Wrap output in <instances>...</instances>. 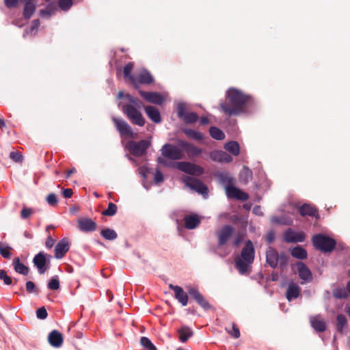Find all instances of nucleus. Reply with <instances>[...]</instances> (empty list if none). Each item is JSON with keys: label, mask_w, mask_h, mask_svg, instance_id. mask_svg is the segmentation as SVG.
Masks as SVG:
<instances>
[{"label": "nucleus", "mask_w": 350, "mask_h": 350, "mask_svg": "<svg viewBox=\"0 0 350 350\" xmlns=\"http://www.w3.org/2000/svg\"><path fill=\"white\" fill-rule=\"evenodd\" d=\"M12 248L10 246L5 245L3 243H0V254L5 259H10L12 257L11 250Z\"/></svg>", "instance_id": "obj_41"}, {"label": "nucleus", "mask_w": 350, "mask_h": 350, "mask_svg": "<svg viewBox=\"0 0 350 350\" xmlns=\"http://www.w3.org/2000/svg\"><path fill=\"white\" fill-rule=\"evenodd\" d=\"M183 120L186 124H192L198 120V116L194 112L187 113Z\"/></svg>", "instance_id": "obj_45"}, {"label": "nucleus", "mask_w": 350, "mask_h": 350, "mask_svg": "<svg viewBox=\"0 0 350 350\" xmlns=\"http://www.w3.org/2000/svg\"><path fill=\"white\" fill-rule=\"evenodd\" d=\"M252 178V172L247 167L244 166L239 174V180L243 184H247Z\"/></svg>", "instance_id": "obj_34"}, {"label": "nucleus", "mask_w": 350, "mask_h": 350, "mask_svg": "<svg viewBox=\"0 0 350 350\" xmlns=\"http://www.w3.org/2000/svg\"><path fill=\"white\" fill-rule=\"evenodd\" d=\"M169 288L174 292V297L182 304L183 306H186L188 303V295L184 291L182 287L176 286L172 284H169Z\"/></svg>", "instance_id": "obj_16"}, {"label": "nucleus", "mask_w": 350, "mask_h": 350, "mask_svg": "<svg viewBox=\"0 0 350 350\" xmlns=\"http://www.w3.org/2000/svg\"><path fill=\"white\" fill-rule=\"evenodd\" d=\"M10 158L17 163L23 161V155L19 152H11L10 154Z\"/></svg>", "instance_id": "obj_55"}, {"label": "nucleus", "mask_w": 350, "mask_h": 350, "mask_svg": "<svg viewBox=\"0 0 350 350\" xmlns=\"http://www.w3.org/2000/svg\"><path fill=\"white\" fill-rule=\"evenodd\" d=\"M33 211L31 208H23L21 212V217L22 219L28 218L31 214Z\"/></svg>", "instance_id": "obj_56"}, {"label": "nucleus", "mask_w": 350, "mask_h": 350, "mask_svg": "<svg viewBox=\"0 0 350 350\" xmlns=\"http://www.w3.org/2000/svg\"><path fill=\"white\" fill-rule=\"evenodd\" d=\"M55 241L51 235L48 236L45 243V245L47 248H51L54 245Z\"/></svg>", "instance_id": "obj_64"}, {"label": "nucleus", "mask_w": 350, "mask_h": 350, "mask_svg": "<svg viewBox=\"0 0 350 350\" xmlns=\"http://www.w3.org/2000/svg\"><path fill=\"white\" fill-rule=\"evenodd\" d=\"M299 213L301 216L318 217V210L314 206L307 204L299 207Z\"/></svg>", "instance_id": "obj_30"}, {"label": "nucleus", "mask_w": 350, "mask_h": 350, "mask_svg": "<svg viewBox=\"0 0 350 350\" xmlns=\"http://www.w3.org/2000/svg\"><path fill=\"white\" fill-rule=\"evenodd\" d=\"M266 241L269 243H271V242H273L275 239V233L273 231H270L267 234H266Z\"/></svg>", "instance_id": "obj_63"}, {"label": "nucleus", "mask_w": 350, "mask_h": 350, "mask_svg": "<svg viewBox=\"0 0 350 350\" xmlns=\"http://www.w3.org/2000/svg\"><path fill=\"white\" fill-rule=\"evenodd\" d=\"M184 133L189 137L200 141L204 139V136L202 133L199 131L191 129H185L183 130Z\"/></svg>", "instance_id": "obj_39"}, {"label": "nucleus", "mask_w": 350, "mask_h": 350, "mask_svg": "<svg viewBox=\"0 0 350 350\" xmlns=\"http://www.w3.org/2000/svg\"><path fill=\"white\" fill-rule=\"evenodd\" d=\"M111 120L121 136L134 137L132 128L125 120L116 117H113Z\"/></svg>", "instance_id": "obj_9"}, {"label": "nucleus", "mask_w": 350, "mask_h": 350, "mask_svg": "<svg viewBox=\"0 0 350 350\" xmlns=\"http://www.w3.org/2000/svg\"><path fill=\"white\" fill-rule=\"evenodd\" d=\"M70 242L68 239L64 238L60 240L55 247V257L57 259L62 258L69 250Z\"/></svg>", "instance_id": "obj_18"}, {"label": "nucleus", "mask_w": 350, "mask_h": 350, "mask_svg": "<svg viewBox=\"0 0 350 350\" xmlns=\"http://www.w3.org/2000/svg\"><path fill=\"white\" fill-rule=\"evenodd\" d=\"M183 182L191 189L196 191L204 198L208 196V187L202 180L193 177L185 176L182 178Z\"/></svg>", "instance_id": "obj_6"}, {"label": "nucleus", "mask_w": 350, "mask_h": 350, "mask_svg": "<svg viewBox=\"0 0 350 350\" xmlns=\"http://www.w3.org/2000/svg\"><path fill=\"white\" fill-rule=\"evenodd\" d=\"M310 323L311 326L318 332H323L327 328L325 321L319 316L310 317Z\"/></svg>", "instance_id": "obj_28"}, {"label": "nucleus", "mask_w": 350, "mask_h": 350, "mask_svg": "<svg viewBox=\"0 0 350 350\" xmlns=\"http://www.w3.org/2000/svg\"><path fill=\"white\" fill-rule=\"evenodd\" d=\"M73 191L72 189H64L62 191V195L65 198H70L72 197Z\"/></svg>", "instance_id": "obj_62"}, {"label": "nucleus", "mask_w": 350, "mask_h": 350, "mask_svg": "<svg viewBox=\"0 0 350 350\" xmlns=\"http://www.w3.org/2000/svg\"><path fill=\"white\" fill-rule=\"evenodd\" d=\"M47 287L50 290H57L59 288V282L57 278H52L47 284Z\"/></svg>", "instance_id": "obj_50"}, {"label": "nucleus", "mask_w": 350, "mask_h": 350, "mask_svg": "<svg viewBox=\"0 0 350 350\" xmlns=\"http://www.w3.org/2000/svg\"><path fill=\"white\" fill-rule=\"evenodd\" d=\"M150 143L145 139L139 142L130 141L127 143L126 148L130 153L135 157H141L146 153Z\"/></svg>", "instance_id": "obj_7"}, {"label": "nucleus", "mask_w": 350, "mask_h": 350, "mask_svg": "<svg viewBox=\"0 0 350 350\" xmlns=\"http://www.w3.org/2000/svg\"><path fill=\"white\" fill-rule=\"evenodd\" d=\"M49 343L53 347H60L64 342L63 335L57 330L51 331L48 335Z\"/></svg>", "instance_id": "obj_20"}, {"label": "nucleus", "mask_w": 350, "mask_h": 350, "mask_svg": "<svg viewBox=\"0 0 350 350\" xmlns=\"http://www.w3.org/2000/svg\"><path fill=\"white\" fill-rule=\"evenodd\" d=\"M53 13H54V10L49 7H47L46 9L41 10L40 11V14L42 16H51Z\"/></svg>", "instance_id": "obj_59"}, {"label": "nucleus", "mask_w": 350, "mask_h": 350, "mask_svg": "<svg viewBox=\"0 0 350 350\" xmlns=\"http://www.w3.org/2000/svg\"><path fill=\"white\" fill-rule=\"evenodd\" d=\"M227 332L233 338H238L240 337V332L238 326L235 324H232V329L229 330L228 329H226Z\"/></svg>", "instance_id": "obj_52"}, {"label": "nucleus", "mask_w": 350, "mask_h": 350, "mask_svg": "<svg viewBox=\"0 0 350 350\" xmlns=\"http://www.w3.org/2000/svg\"><path fill=\"white\" fill-rule=\"evenodd\" d=\"M210 157L213 161L219 163H230L232 161V156L223 150L212 151Z\"/></svg>", "instance_id": "obj_21"}, {"label": "nucleus", "mask_w": 350, "mask_h": 350, "mask_svg": "<svg viewBox=\"0 0 350 350\" xmlns=\"http://www.w3.org/2000/svg\"><path fill=\"white\" fill-rule=\"evenodd\" d=\"M0 279L2 280L6 285H10L12 284V279L8 275L6 271L4 269L0 270Z\"/></svg>", "instance_id": "obj_51"}, {"label": "nucleus", "mask_w": 350, "mask_h": 350, "mask_svg": "<svg viewBox=\"0 0 350 350\" xmlns=\"http://www.w3.org/2000/svg\"><path fill=\"white\" fill-rule=\"evenodd\" d=\"M217 177L219 183L224 185L225 190L228 186H232L234 184V178L228 172H218Z\"/></svg>", "instance_id": "obj_29"}, {"label": "nucleus", "mask_w": 350, "mask_h": 350, "mask_svg": "<svg viewBox=\"0 0 350 350\" xmlns=\"http://www.w3.org/2000/svg\"><path fill=\"white\" fill-rule=\"evenodd\" d=\"M117 211V206L113 202H109L107 208L102 212V215L109 217L113 216L114 215L116 214Z\"/></svg>", "instance_id": "obj_43"}, {"label": "nucleus", "mask_w": 350, "mask_h": 350, "mask_svg": "<svg viewBox=\"0 0 350 350\" xmlns=\"http://www.w3.org/2000/svg\"><path fill=\"white\" fill-rule=\"evenodd\" d=\"M24 3L23 16L25 18L29 19L34 13L36 6L32 1H24Z\"/></svg>", "instance_id": "obj_36"}, {"label": "nucleus", "mask_w": 350, "mask_h": 350, "mask_svg": "<svg viewBox=\"0 0 350 350\" xmlns=\"http://www.w3.org/2000/svg\"><path fill=\"white\" fill-rule=\"evenodd\" d=\"M225 149L234 156L239 155L240 152L239 145L237 142L231 141L225 144Z\"/></svg>", "instance_id": "obj_35"}, {"label": "nucleus", "mask_w": 350, "mask_h": 350, "mask_svg": "<svg viewBox=\"0 0 350 350\" xmlns=\"http://www.w3.org/2000/svg\"><path fill=\"white\" fill-rule=\"evenodd\" d=\"M51 258L52 256L51 255L46 254L44 252H40L35 255L33 258V263L38 269L40 274H44L48 269Z\"/></svg>", "instance_id": "obj_8"}, {"label": "nucleus", "mask_w": 350, "mask_h": 350, "mask_svg": "<svg viewBox=\"0 0 350 350\" xmlns=\"http://www.w3.org/2000/svg\"><path fill=\"white\" fill-rule=\"evenodd\" d=\"M186 113L185 106L183 104H179L178 105V116L183 119Z\"/></svg>", "instance_id": "obj_61"}, {"label": "nucleus", "mask_w": 350, "mask_h": 350, "mask_svg": "<svg viewBox=\"0 0 350 350\" xmlns=\"http://www.w3.org/2000/svg\"><path fill=\"white\" fill-rule=\"evenodd\" d=\"M125 98H126L130 103H132L131 105H135V106H139L140 101L138 99L134 98L131 94H126Z\"/></svg>", "instance_id": "obj_58"}, {"label": "nucleus", "mask_w": 350, "mask_h": 350, "mask_svg": "<svg viewBox=\"0 0 350 350\" xmlns=\"http://www.w3.org/2000/svg\"><path fill=\"white\" fill-rule=\"evenodd\" d=\"M278 265L280 268H284L287 266L288 262V256L285 252L278 253Z\"/></svg>", "instance_id": "obj_46"}, {"label": "nucleus", "mask_w": 350, "mask_h": 350, "mask_svg": "<svg viewBox=\"0 0 350 350\" xmlns=\"http://www.w3.org/2000/svg\"><path fill=\"white\" fill-rule=\"evenodd\" d=\"M133 67L134 64L133 62H129L124 66L123 68L124 77L128 79L131 83L134 82L135 76L132 75V70L133 69Z\"/></svg>", "instance_id": "obj_37"}, {"label": "nucleus", "mask_w": 350, "mask_h": 350, "mask_svg": "<svg viewBox=\"0 0 350 350\" xmlns=\"http://www.w3.org/2000/svg\"><path fill=\"white\" fill-rule=\"evenodd\" d=\"M161 151L163 157L171 160H180L185 157L182 148L178 144L175 146L165 144L162 146Z\"/></svg>", "instance_id": "obj_5"}, {"label": "nucleus", "mask_w": 350, "mask_h": 350, "mask_svg": "<svg viewBox=\"0 0 350 350\" xmlns=\"http://www.w3.org/2000/svg\"><path fill=\"white\" fill-rule=\"evenodd\" d=\"M278 252L271 247H269L266 252V261L271 268H276L278 265Z\"/></svg>", "instance_id": "obj_25"}, {"label": "nucleus", "mask_w": 350, "mask_h": 350, "mask_svg": "<svg viewBox=\"0 0 350 350\" xmlns=\"http://www.w3.org/2000/svg\"><path fill=\"white\" fill-rule=\"evenodd\" d=\"M305 234L303 232H296L291 228L284 234V239L287 243L303 242L305 240Z\"/></svg>", "instance_id": "obj_19"}, {"label": "nucleus", "mask_w": 350, "mask_h": 350, "mask_svg": "<svg viewBox=\"0 0 350 350\" xmlns=\"http://www.w3.org/2000/svg\"><path fill=\"white\" fill-rule=\"evenodd\" d=\"M177 332L178 334V338L182 342H187L193 334V332L188 326L181 327L178 329Z\"/></svg>", "instance_id": "obj_32"}, {"label": "nucleus", "mask_w": 350, "mask_h": 350, "mask_svg": "<svg viewBox=\"0 0 350 350\" xmlns=\"http://www.w3.org/2000/svg\"><path fill=\"white\" fill-rule=\"evenodd\" d=\"M145 112L153 122L158 124L161 122L160 112L155 107L151 105L146 106L145 107Z\"/></svg>", "instance_id": "obj_27"}, {"label": "nucleus", "mask_w": 350, "mask_h": 350, "mask_svg": "<svg viewBox=\"0 0 350 350\" xmlns=\"http://www.w3.org/2000/svg\"><path fill=\"white\" fill-rule=\"evenodd\" d=\"M122 110L132 124L139 126H144L146 120L134 105L125 104L122 106Z\"/></svg>", "instance_id": "obj_4"}, {"label": "nucleus", "mask_w": 350, "mask_h": 350, "mask_svg": "<svg viewBox=\"0 0 350 350\" xmlns=\"http://www.w3.org/2000/svg\"><path fill=\"white\" fill-rule=\"evenodd\" d=\"M226 101L220 104V110L228 116L245 113L254 104V98L240 90L229 88L226 92Z\"/></svg>", "instance_id": "obj_1"}, {"label": "nucleus", "mask_w": 350, "mask_h": 350, "mask_svg": "<svg viewBox=\"0 0 350 350\" xmlns=\"http://www.w3.org/2000/svg\"><path fill=\"white\" fill-rule=\"evenodd\" d=\"M154 81V78L150 72L147 70H143L134 77V82H131V83L135 90H140L139 84L150 85Z\"/></svg>", "instance_id": "obj_10"}, {"label": "nucleus", "mask_w": 350, "mask_h": 350, "mask_svg": "<svg viewBox=\"0 0 350 350\" xmlns=\"http://www.w3.org/2000/svg\"><path fill=\"white\" fill-rule=\"evenodd\" d=\"M255 258V250L251 240L245 241L240 254L234 257V266L241 275H249Z\"/></svg>", "instance_id": "obj_2"}, {"label": "nucleus", "mask_w": 350, "mask_h": 350, "mask_svg": "<svg viewBox=\"0 0 350 350\" xmlns=\"http://www.w3.org/2000/svg\"><path fill=\"white\" fill-rule=\"evenodd\" d=\"M185 227L187 229H194L200 224V219L196 214L187 215L184 217Z\"/></svg>", "instance_id": "obj_26"}, {"label": "nucleus", "mask_w": 350, "mask_h": 350, "mask_svg": "<svg viewBox=\"0 0 350 350\" xmlns=\"http://www.w3.org/2000/svg\"><path fill=\"white\" fill-rule=\"evenodd\" d=\"M226 194L229 199H236L241 201H246L249 199V195L234 186H228L226 190Z\"/></svg>", "instance_id": "obj_14"}, {"label": "nucleus", "mask_w": 350, "mask_h": 350, "mask_svg": "<svg viewBox=\"0 0 350 350\" xmlns=\"http://www.w3.org/2000/svg\"><path fill=\"white\" fill-rule=\"evenodd\" d=\"M299 278L305 282H310L312 280V274L308 267L302 262L297 263Z\"/></svg>", "instance_id": "obj_22"}, {"label": "nucleus", "mask_w": 350, "mask_h": 350, "mask_svg": "<svg viewBox=\"0 0 350 350\" xmlns=\"http://www.w3.org/2000/svg\"><path fill=\"white\" fill-rule=\"evenodd\" d=\"M5 5L8 8H16L18 5V0H4Z\"/></svg>", "instance_id": "obj_60"}, {"label": "nucleus", "mask_w": 350, "mask_h": 350, "mask_svg": "<svg viewBox=\"0 0 350 350\" xmlns=\"http://www.w3.org/2000/svg\"><path fill=\"white\" fill-rule=\"evenodd\" d=\"M141 345L148 350H157L156 347L152 343L150 339L143 336L140 339Z\"/></svg>", "instance_id": "obj_47"}, {"label": "nucleus", "mask_w": 350, "mask_h": 350, "mask_svg": "<svg viewBox=\"0 0 350 350\" xmlns=\"http://www.w3.org/2000/svg\"><path fill=\"white\" fill-rule=\"evenodd\" d=\"M336 321L337 330L339 332H342L343 328L347 324V319L345 316L342 314H338L336 317Z\"/></svg>", "instance_id": "obj_42"}, {"label": "nucleus", "mask_w": 350, "mask_h": 350, "mask_svg": "<svg viewBox=\"0 0 350 350\" xmlns=\"http://www.w3.org/2000/svg\"><path fill=\"white\" fill-rule=\"evenodd\" d=\"M177 168L188 174L199 176L203 174L202 167L187 161L177 163Z\"/></svg>", "instance_id": "obj_11"}, {"label": "nucleus", "mask_w": 350, "mask_h": 350, "mask_svg": "<svg viewBox=\"0 0 350 350\" xmlns=\"http://www.w3.org/2000/svg\"><path fill=\"white\" fill-rule=\"evenodd\" d=\"M178 144L182 148L183 152L186 153L189 157H197L202 152L201 148L183 140H178Z\"/></svg>", "instance_id": "obj_15"}, {"label": "nucleus", "mask_w": 350, "mask_h": 350, "mask_svg": "<svg viewBox=\"0 0 350 350\" xmlns=\"http://www.w3.org/2000/svg\"><path fill=\"white\" fill-rule=\"evenodd\" d=\"M58 4H59V8L62 10L67 11L72 7V0H59Z\"/></svg>", "instance_id": "obj_49"}, {"label": "nucleus", "mask_w": 350, "mask_h": 350, "mask_svg": "<svg viewBox=\"0 0 350 350\" xmlns=\"http://www.w3.org/2000/svg\"><path fill=\"white\" fill-rule=\"evenodd\" d=\"M189 295L205 310L212 308V306L200 291L193 287L187 289Z\"/></svg>", "instance_id": "obj_12"}, {"label": "nucleus", "mask_w": 350, "mask_h": 350, "mask_svg": "<svg viewBox=\"0 0 350 350\" xmlns=\"http://www.w3.org/2000/svg\"><path fill=\"white\" fill-rule=\"evenodd\" d=\"M12 266L14 270L18 273L23 275H27L29 274V267L21 262L19 258L17 257L13 259Z\"/></svg>", "instance_id": "obj_31"}, {"label": "nucleus", "mask_w": 350, "mask_h": 350, "mask_svg": "<svg viewBox=\"0 0 350 350\" xmlns=\"http://www.w3.org/2000/svg\"><path fill=\"white\" fill-rule=\"evenodd\" d=\"M209 134L215 139L222 140L225 138L224 133L217 127L211 126L209 129Z\"/></svg>", "instance_id": "obj_38"}, {"label": "nucleus", "mask_w": 350, "mask_h": 350, "mask_svg": "<svg viewBox=\"0 0 350 350\" xmlns=\"http://www.w3.org/2000/svg\"><path fill=\"white\" fill-rule=\"evenodd\" d=\"M25 286H26V290L28 293L38 294L40 292L39 288L38 287H36V284L31 281L27 282Z\"/></svg>", "instance_id": "obj_48"}, {"label": "nucleus", "mask_w": 350, "mask_h": 350, "mask_svg": "<svg viewBox=\"0 0 350 350\" xmlns=\"http://www.w3.org/2000/svg\"><path fill=\"white\" fill-rule=\"evenodd\" d=\"M36 316H37V318H38L40 319L43 320V319H46L47 316H48V313H47L46 308L43 306V307H41L39 309H38L36 311Z\"/></svg>", "instance_id": "obj_54"}, {"label": "nucleus", "mask_w": 350, "mask_h": 350, "mask_svg": "<svg viewBox=\"0 0 350 350\" xmlns=\"http://www.w3.org/2000/svg\"><path fill=\"white\" fill-rule=\"evenodd\" d=\"M79 228L83 232H93L96 230L97 224L92 219L84 217L79 219Z\"/></svg>", "instance_id": "obj_23"}, {"label": "nucleus", "mask_w": 350, "mask_h": 350, "mask_svg": "<svg viewBox=\"0 0 350 350\" xmlns=\"http://www.w3.org/2000/svg\"><path fill=\"white\" fill-rule=\"evenodd\" d=\"M234 232V228L230 225L224 226L221 229L216 232L218 238V245L221 247L226 245Z\"/></svg>", "instance_id": "obj_13"}, {"label": "nucleus", "mask_w": 350, "mask_h": 350, "mask_svg": "<svg viewBox=\"0 0 350 350\" xmlns=\"http://www.w3.org/2000/svg\"><path fill=\"white\" fill-rule=\"evenodd\" d=\"M291 254L297 259L304 260L307 258V251L301 246H296L291 250Z\"/></svg>", "instance_id": "obj_33"}, {"label": "nucleus", "mask_w": 350, "mask_h": 350, "mask_svg": "<svg viewBox=\"0 0 350 350\" xmlns=\"http://www.w3.org/2000/svg\"><path fill=\"white\" fill-rule=\"evenodd\" d=\"M100 235L106 240H114L118 237L116 231L109 228L103 229L100 231Z\"/></svg>", "instance_id": "obj_40"}, {"label": "nucleus", "mask_w": 350, "mask_h": 350, "mask_svg": "<svg viewBox=\"0 0 350 350\" xmlns=\"http://www.w3.org/2000/svg\"><path fill=\"white\" fill-rule=\"evenodd\" d=\"M312 241L316 249L325 253L332 252L336 245V242L334 239L322 234L314 235Z\"/></svg>", "instance_id": "obj_3"}, {"label": "nucleus", "mask_w": 350, "mask_h": 350, "mask_svg": "<svg viewBox=\"0 0 350 350\" xmlns=\"http://www.w3.org/2000/svg\"><path fill=\"white\" fill-rule=\"evenodd\" d=\"M47 203L52 206H55L57 204L58 200L56 195L55 193H50L46 197Z\"/></svg>", "instance_id": "obj_53"}, {"label": "nucleus", "mask_w": 350, "mask_h": 350, "mask_svg": "<svg viewBox=\"0 0 350 350\" xmlns=\"http://www.w3.org/2000/svg\"><path fill=\"white\" fill-rule=\"evenodd\" d=\"M154 182L156 183H162L163 181V174L158 169L156 170V172H155V174H154Z\"/></svg>", "instance_id": "obj_57"}, {"label": "nucleus", "mask_w": 350, "mask_h": 350, "mask_svg": "<svg viewBox=\"0 0 350 350\" xmlns=\"http://www.w3.org/2000/svg\"><path fill=\"white\" fill-rule=\"evenodd\" d=\"M301 294V288L300 286L293 282H291L287 287L286 292V297L290 301L292 299L297 298Z\"/></svg>", "instance_id": "obj_24"}, {"label": "nucleus", "mask_w": 350, "mask_h": 350, "mask_svg": "<svg viewBox=\"0 0 350 350\" xmlns=\"http://www.w3.org/2000/svg\"><path fill=\"white\" fill-rule=\"evenodd\" d=\"M333 295L337 299H345L348 297L347 289L345 288H338L334 290Z\"/></svg>", "instance_id": "obj_44"}, {"label": "nucleus", "mask_w": 350, "mask_h": 350, "mask_svg": "<svg viewBox=\"0 0 350 350\" xmlns=\"http://www.w3.org/2000/svg\"><path fill=\"white\" fill-rule=\"evenodd\" d=\"M139 94L144 99L150 103L161 105L163 102V98L159 93L139 90Z\"/></svg>", "instance_id": "obj_17"}]
</instances>
